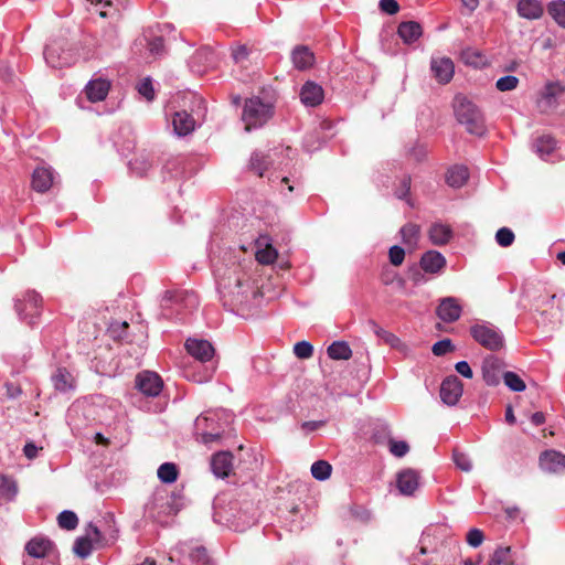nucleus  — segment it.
<instances>
[{
  "mask_svg": "<svg viewBox=\"0 0 565 565\" xmlns=\"http://www.w3.org/2000/svg\"><path fill=\"white\" fill-rule=\"evenodd\" d=\"M452 108L456 119L466 127L469 134L476 136H483L486 134L483 114L467 96L457 94L454 98Z\"/></svg>",
  "mask_w": 565,
  "mask_h": 565,
  "instance_id": "obj_1",
  "label": "nucleus"
},
{
  "mask_svg": "<svg viewBox=\"0 0 565 565\" xmlns=\"http://www.w3.org/2000/svg\"><path fill=\"white\" fill-rule=\"evenodd\" d=\"M223 297H228L235 306L247 307L250 305L258 291L252 286L249 279L234 275L222 277L217 281Z\"/></svg>",
  "mask_w": 565,
  "mask_h": 565,
  "instance_id": "obj_2",
  "label": "nucleus"
},
{
  "mask_svg": "<svg viewBox=\"0 0 565 565\" xmlns=\"http://www.w3.org/2000/svg\"><path fill=\"white\" fill-rule=\"evenodd\" d=\"M274 115V105L270 102H264L259 97H252L245 100L242 120L245 124V130L250 131L263 127Z\"/></svg>",
  "mask_w": 565,
  "mask_h": 565,
  "instance_id": "obj_3",
  "label": "nucleus"
},
{
  "mask_svg": "<svg viewBox=\"0 0 565 565\" xmlns=\"http://www.w3.org/2000/svg\"><path fill=\"white\" fill-rule=\"evenodd\" d=\"M222 417H226L227 422L231 415L225 411L207 412L195 419V435L203 444H211L224 434V427L220 422Z\"/></svg>",
  "mask_w": 565,
  "mask_h": 565,
  "instance_id": "obj_4",
  "label": "nucleus"
},
{
  "mask_svg": "<svg viewBox=\"0 0 565 565\" xmlns=\"http://www.w3.org/2000/svg\"><path fill=\"white\" fill-rule=\"evenodd\" d=\"M472 338L483 348L498 351L504 347L502 332L491 323H477L470 328Z\"/></svg>",
  "mask_w": 565,
  "mask_h": 565,
  "instance_id": "obj_5",
  "label": "nucleus"
},
{
  "mask_svg": "<svg viewBox=\"0 0 565 565\" xmlns=\"http://www.w3.org/2000/svg\"><path fill=\"white\" fill-rule=\"evenodd\" d=\"M54 550L52 541L44 536H35L31 539L26 545L25 551L33 559L24 561V565H56L55 561L43 558L49 557Z\"/></svg>",
  "mask_w": 565,
  "mask_h": 565,
  "instance_id": "obj_6",
  "label": "nucleus"
},
{
  "mask_svg": "<svg viewBox=\"0 0 565 565\" xmlns=\"http://www.w3.org/2000/svg\"><path fill=\"white\" fill-rule=\"evenodd\" d=\"M44 58L53 68L70 66L76 62V55L71 50H65L58 43H51L45 46Z\"/></svg>",
  "mask_w": 565,
  "mask_h": 565,
  "instance_id": "obj_7",
  "label": "nucleus"
},
{
  "mask_svg": "<svg viewBox=\"0 0 565 565\" xmlns=\"http://www.w3.org/2000/svg\"><path fill=\"white\" fill-rule=\"evenodd\" d=\"M186 308H195L198 306L196 296L188 291H167L161 300L162 315L166 318H171L172 313L169 309L177 307L178 309L183 306Z\"/></svg>",
  "mask_w": 565,
  "mask_h": 565,
  "instance_id": "obj_8",
  "label": "nucleus"
},
{
  "mask_svg": "<svg viewBox=\"0 0 565 565\" xmlns=\"http://www.w3.org/2000/svg\"><path fill=\"white\" fill-rule=\"evenodd\" d=\"M135 385L145 396L156 397L162 391L163 381L156 372L142 371L137 374Z\"/></svg>",
  "mask_w": 565,
  "mask_h": 565,
  "instance_id": "obj_9",
  "label": "nucleus"
},
{
  "mask_svg": "<svg viewBox=\"0 0 565 565\" xmlns=\"http://www.w3.org/2000/svg\"><path fill=\"white\" fill-rule=\"evenodd\" d=\"M147 509L149 514L158 521H162L163 515L177 514L179 511L175 500L168 494H156Z\"/></svg>",
  "mask_w": 565,
  "mask_h": 565,
  "instance_id": "obj_10",
  "label": "nucleus"
},
{
  "mask_svg": "<svg viewBox=\"0 0 565 565\" xmlns=\"http://www.w3.org/2000/svg\"><path fill=\"white\" fill-rule=\"evenodd\" d=\"M462 392V383L455 375L446 377L440 385V398L449 406H455L459 402Z\"/></svg>",
  "mask_w": 565,
  "mask_h": 565,
  "instance_id": "obj_11",
  "label": "nucleus"
},
{
  "mask_svg": "<svg viewBox=\"0 0 565 565\" xmlns=\"http://www.w3.org/2000/svg\"><path fill=\"white\" fill-rule=\"evenodd\" d=\"M42 302V297L35 291H28L24 296V300L15 303L18 315L22 320H26L30 317L29 324L34 323V317L39 312V308Z\"/></svg>",
  "mask_w": 565,
  "mask_h": 565,
  "instance_id": "obj_12",
  "label": "nucleus"
},
{
  "mask_svg": "<svg viewBox=\"0 0 565 565\" xmlns=\"http://www.w3.org/2000/svg\"><path fill=\"white\" fill-rule=\"evenodd\" d=\"M100 539V532L97 526L89 524L86 534L78 537L73 546V552L81 558H86L90 555L93 545L97 544Z\"/></svg>",
  "mask_w": 565,
  "mask_h": 565,
  "instance_id": "obj_13",
  "label": "nucleus"
},
{
  "mask_svg": "<svg viewBox=\"0 0 565 565\" xmlns=\"http://www.w3.org/2000/svg\"><path fill=\"white\" fill-rule=\"evenodd\" d=\"M540 468L548 473H561L565 471V454L550 449L540 455Z\"/></svg>",
  "mask_w": 565,
  "mask_h": 565,
  "instance_id": "obj_14",
  "label": "nucleus"
},
{
  "mask_svg": "<svg viewBox=\"0 0 565 565\" xmlns=\"http://www.w3.org/2000/svg\"><path fill=\"white\" fill-rule=\"evenodd\" d=\"M185 349L192 358L203 363L211 361L215 353L213 345L203 339L189 338Z\"/></svg>",
  "mask_w": 565,
  "mask_h": 565,
  "instance_id": "obj_15",
  "label": "nucleus"
},
{
  "mask_svg": "<svg viewBox=\"0 0 565 565\" xmlns=\"http://www.w3.org/2000/svg\"><path fill=\"white\" fill-rule=\"evenodd\" d=\"M462 312V308L459 303V300L455 297H446L440 300L436 309V315L444 322H455L457 321Z\"/></svg>",
  "mask_w": 565,
  "mask_h": 565,
  "instance_id": "obj_16",
  "label": "nucleus"
},
{
  "mask_svg": "<svg viewBox=\"0 0 565 565\" xmlns=\"http://www.w3.org/2000/svg\"><path fill=\"white\" fill-rule=\"evenodd\" d=\"M215 63V54L210 47H201L191 56L189 66L193 73L202 74Z\"/></svg>",
  "mask_w": 565,
  "mask_h": 565,
  "instance_id": "obj_17",
  "label": "nucleus"
},
{
  "mask_svg": "<svg viewBox=\"0 0 565 565\" xmlns=\"http://www.w3.org/2000/svg\"><path fill=\"white\" fill-rule=\"evenodd\" d=\"M430 68L440 84L449 83L455 73L454 63L449 57H433Z\"/></svg>",
  "mask_w": 565,
  "mask_h": 565,
  "instance_id": "obj_18",
  "label": "nucleus"
},
{
  "mask_svg": "<svg viewBox=\"0 0 565 565\" xmlns=\"http://www.w3.org/2000/svg\"><path fill=\"white\" fill-rule=\"evenodd\" d=\"M110 89V82L98 77L90 79L85 88L84 94L87 97V99L92 103H97L104 100Z\"/></svg>",
  "mask_w": 565,
  "mask_h": 565,
  "instance_id": "obj_19",
  "label": "nucleus"
},
{
  "mask_svg": "<svg viewBox=\"0 0 565 565\" xmlns=\"http://www.w3.org/2000/svg\"><path fill=\"white\" fill-rule=\"evenodd\" d=\"M396 487L403 495H412L419 487V475L414 469H405L398 472Z\"/></svg>",
  "mask_w": 565,
  "mask_h": 565,
  "instance_id": "obj_20",
  "label": "nucleus"
},
{
  "mask_svg": "<svg viewBox=\"0 0 565 565\" xmlns=\"http://www.w3.org/2000/svg\"><path fill=\"white\" fill-rule=\"evenodd\" d=\"M419 265L425 273L437 275L446 267V258L437 250H428L420 257Z\"/></svg>",
  "mask_w": 565,
  "mask_h": 565,
  "instance_id": "obj_21",
  "label": "nucleus"
},
{
  "mask_svg": "<svg viewBox=\"0 0 565 565\" xmlns=\"http://www.w3.org/2000/svg\"><path fill=\"white\" fill-rule=\"evenodd\" d=\"M300 100L309 107L318 106L323 100V89L315 82H306L300 90Z\"/></svg>",
  "mask_w": 565,
  "mask_h": 565,
  "instance_id": "obj_22",
  "label": "nucleus"
},
{
  "mask_svg": "<svg viewBox=\"0 0 565 565\" xmlns=\"http://www.w3.org/2000/svg\"><path fill=\"white\" fill-rule=\"evenodd\" d=\"M54 182V174L51 168L38 167L32 174V188L36 192L49 191Z\"/></svg>",
  "mask_w": 565,
  "mask_h": 565,
  "instance_id": "obj_23",
  "label": "nucleus"
},
{
  "mask_svg": "<svg viewBox=\"0 0 565 565\" xmlns=\"http://www.w3.org/2000/svg\"><path fill=\"white\" fill-rule=\"evenodd\" d=\"M211 468L218 478H225L233 468V456L228 451H220L212 457Z\"/></svg>",
  "mask_w": 565,
  "mask_h": 565,
  "instance_id": "obj_24",
  "label": "nucleus"
},
{
  "mask_svg": "<svg viewBox=\"0 0 565 565\" xmlns=\"http://www.w3.org/2000/svg\"><path fill=\"white\" fill-rule=\"evenodd\" d=\"M173 131L177 136L183 137L195 129V120L185 110L177 111L172 118Z\"/></svg>",
  "mask_w": 565,
  "mask_h": 565,
  "instance_id": "obj_25",
  "label": "nucleus"
},
{
  "mask_svg": "<svg viewBox=\"0 0 565 565\" xmlns=\"http://www.w3.org/2000/svg\"><path fill=\"white\" fill-rule=\"evenodd\" d=\"M516 11L521 18L537 20L542 18L544 8L540 0H519Z\"/></svg>",
  "mask_w": 565,
  "mask_h": 565,
  "instance_id": "obj_26",
  "label": "nucleus"
},
{
  "mask_svg": "<svg viewBox=\"0 0 565 565\" xmlns=\"http://www.w3.org/2000/svg\"><path fill=\"white\" fill-rule=\"evenodd\" d=\"M428 237L434 245H446L452 238V230L447 224L436 222L429 227Z\"/></svg>",
  "mask_w": 565,
  "mask_h": 565,
  "instance_id": "obj_27",
  "label": "nucleus"
},
{
  "mask_svg": "<svg viewBox=\"0 0 565 565\" xmlns=\"http://www.w3.org/2000/svg\"><path fill=\"white\" fill-rule=\"evenodd\" d=\"M501 361L494 356L487 358L482 365V375L484 382L494 386L500 382Z\"/></svg>",
  "mask_w": 565,
  "mask_h": 565,
  "instance_id": "obj_28",
  "label": "nucleus"
},
{
  "mask_svg": "<svg viewBox=\"0 0 565 565\" xmlns=\"http://www.w3.org/2000/svg\"><path fill=\"white\" fill-rule=\"evenodd\" d=\"M291 61L297 70L303 71L313 65L315 55L308 46L298 45L291 52Z\"/></svg>",
  "mask_w": 565,
  "mask_h": 565,
  "instance_id": "obj_29",
  "label": "nucleus"
},
{
  "mask_svg": "<svg viewBox=\"0 0 565 565\" xmlns=\"http://www.w3.org/2000/svg\"><path fill=\"white\" fill-rule=\"evenodd\" d=\"M258 249L256 252V259L264 265L273 264L278 253L277 250L268 243V238L266 236L259 237L257 239Z\"/></svg>",
  "mask_w": 565,
  "mask_h": 565,
  "instance_id": "obj_30",
  "label": "nucleus"
},
{
  "mask_svg": "<svg viewBox=\"0 0 565 565\" xmlns=\"http://www.w3.org/2000/svg\"><path fill=\"white\" fill-rule=\"evenodd\" d=\"M556 147V142L553 137L551 136H541L535 139L533 142V150L534 152L542 159V160H550L551 156L553 154Z\"/></svg>",
  "mask_w": 565,
  "mask_h": 565,
  "instance_id": "obj_31",
  "label": "nucleus"
},
{
  "mask_svg": "<svg viewBox=\"0 0 565 565\" xmlns=\"http://www.w3.org/2000/svg\"><path fill=\"white\" fill-rule=\"evenodd\" d=\"M397 34L405 43L411 44L422 35V26L415 21L402 22L398 25Z\"/></svg>",
  "mask_w": 565,
  "mask_h": 565,
  "instance_id": "obj_32",
  "label": "nucleus"
},
{
  "mask_svg": "<svg viewBox=\"0 0 565 565\" xmlns=\"http://www.w3.org/2000/svg\"><path fill=\"white\" fill-rule=\"evenodd\" d=\"M469 178L468 169L465 166L451 167L446 175V181L451 188H461L466 184Z\"/></svg>",
  "mask_w": 565,
  "mask_h": 565,
  "instance_id": "obj_33",
  "label": "nucleus"
},
{
  "mask_svg": "<svg viewBox=\"0 0 565 565\" xmlns=\"http://www.w3.org/2000/svg\"><path fill=\"white\" fill-rule=\"evenodd\" d=\"M18 493L17 482L6 476H0V505L12 501Z\"/></svg>",
  "mask_w": 565,
  "mask_h": 565,
  "instance_id": "obj_34",
  "label": "nucleus"
},
{
  "mask_svg": "<svg viewBox=\"0 0 565 565\" xmlns=\"http://www.w3.org/2000/svg\"><path fill=\"white\" fill-rule=\"evenodd\" d=\"M369 326L373 333L385 344L395 349L402 347V341L399 340V338H397L394 333L380 327L375 321L371 320L369 322Z\"/></svg>",
  "mask_w": 565,
  "mask_h": 565,
  "instance_id": "obj_35",
  "label": "nucleus"
},
{
  "mask_svg": "<svg viewBox=\"0 0 565 565\" xmlns=\"http://www.w3.org/2000/svg\"><path fill=\"white\" fill-rule=\"evenodd\" d=\"M270 163V157L262 151H254L250 156L249 167L259 177L264 175Z\"/></svg>",
  "mask_w": 565,
  "mask_h": 565,
  "instance_id": "obj_36",
  "label": "nucleus"
},
{
  "mask_svg": "<svg viewBox=\"0 0 565 565\" xmlns=\"http://www.w3.org/2000/svg\"><path fill=\"white\" fill-rule=\"evenodd\" d=\"M327 352L332 360H349L352 356V350L344 341H334L328 347Z\"/></svg>",
  "mask_w": 565,
  "mask_h": 565,
  "instance_id": "obj_37",
  "label": "nucleus"
},
{
  "mask_svg": "<svg viewBox=\"0 0 565 565\" xmlns=\"http://www.w3.org/2000/svg\"><path fill=\"white\" fill-rule=\"evenodd\" d=\"M547 12L557 23L565 29V0H553L547 4Z\"/></svg>",
  "mask_w": 565,
  "mask_h": 565,
  "instance_id": "obj_38",
  "label": "nucleus"
},
{
  "mask_svg": "<svg viewBox=\"0 0 565 565\" xmlns=\"http://www.w3.org/2000/svg\"><path fill=\"white\" fill-rule=\"evenodd\" d=\"M52 380L57 391L67 392L73 387V377L65 369H58Z\"/></svg>",
  "mask_w": 565,
  "mask_h": 565,
  "instance_id": "obj_39",
  "label": "nucleus"
},
{
  "mask_svg": "<svg viewBox=\"0 0 565 565\" xmlns=\"http://www.w3.org/2000/svg\"><path fill=\"white\" fill-rule=\"evenodd\" d=\"M157 475L163 483H172L178 478V468L172 462H164L158 468Z\"/></svg>",
  "mask_w": 565,
  "mask_h": 565,
  "instance_id": "obj_40",
  "label": "nucleus"
},
{
  "mask_svg": "<svg viewBox=\"0 0 565 565\" xmlns=\"http://www.w3.org/2000/svg\"><path fill=\"white\" fill-rule=\"evenodd\" d=\"M331 465L324 460H318L311 466V475L319 481L327 480L331 475Z\"/></svg>",
  "mask_w": 565,
  "mask_h": 565,
  "instance_id": "obj_41",
  "label": "nucleus"
},
{
  "mask_svg": "<svg viewBox=\"0 0 565 565\" xmlns=\"http://www.w3.org/2000/svg\"><path fill=\"white\" fill-rule=\"evenodd\" d=\"M57 523L61 529L71 531L76 529L78 524V518L73 511L64 510L58 514Z\"/></svg>",
  "mask_w": 565,
  "mask_h": 565,
  "instance_id": "obj_42",
  "label": "nucleus"
},
{
  "mask_svg": "<svg viewBox=\"0 0 565 565\" xmlns=\"http://www.w3.org/2000/svg\"><path fill=\"white\" fill-rule=\"evenodd\" d=\"M150 168L151 163L143 156L136 157L135 159L129 161L130 171L138 177L146 175Z\"/></svg>",
  "mask_w": 565,
  "mask_h": 565,
  "instance_id": "obj_43",
  "label": "nucleus"
},
{
  "mask_svg": "<svg viewBox=\"0 0 565 565\" xmlns=\"http://www.w3.org/2000/svg\"><path fill=\"white\" fill-rule=\"evenodd\" d=\"M503 381L513 392H523L526 387L524 381L516 373L511 371L503 373Z\"/></svg>",
  "mask_w": 565,
  "mask_h": 565,
  "instance_id": "obj_44",
  "label": "nucleus"
},
{
  "mask_svg": "<svg viewBox=\"0 0 565 565\" xmlns=\"http://www.w3.org/2000/svg\"><path fill=\"white\" fill-rule=\"evenodd\" d=\"M401 235L405 244H415L419 235V226L408 223L401 228Z\"/></svg>",
  "mask_w": 565,
  "mask_h": 565,
  "instance_id": "obj_45",
  "label": "nucleus"
},
{
  "mask_svg": "<svg viewBox=\"0 0 565 565\" xmlns=\"http://www.w3.org/2000/svg\"><path fill=\"white\" fill-rule=\"evenodd\" d=\"M510 547H499L491 555L488 565H508L510 563Z\"/></svg>",
  "mask_w": 565,
  "mask_h": 565,
  "instance_id": "obj_46",
  "label": "nucleus"
},
{
  "mask_svg": "<svg viewBox=\"0 0 565 565\" xmlns=\"http://www.w3.org/2000/svg\"><path fill=\"white\" fill-rule=\"evenodd\" d=\"M514 238V233L509 227H501L495 233V242L502 247L511 246Z\"/></svg>",
  "mask_w": 565,
  "mask_h": 565,
  "instance_id": "obj_47",
  "label": "nucleus"
},
{
  "mask_svg": "<svg viewBox=\"0 0 565 565\" xmlns=\"http://www.w3.org/2000/svg\"><path fill=\"white\" fill-rule=\"evenodd\" d=\"M518 85L519 78L514 75H505L500 77L495 83V87L500 92L513 90L518 87Z\"/></svg>",
  "mask_w": 565,
  "mask_h": 565,
  "instance_id": "obj_48",
  "label": "nucleus"
},
{
  "mask_svg": "<svg viewBox=\"0 0 565 565\" xmlns=\"http://www.w3.org/2000/svg\"><path fill=\"white\" fill-rule=\"evenodd\" d=\"M294 353L299 359H309L313 354V347L308 341H299L294 345Z\"/></svg>",
  "mask_w": 565,
  "mask_h": 565,
  "instance_id": "obj_49",
  "label": "nucleus"
},
{
  "mask_svg": "<svg viewBox=\"0 0 565 565\" xmlns=\"http://www.w3.org/2000/svg\"><path fill=\"white\" fill-rule=\"evenodd\" d=\"M388 446L391 454L398 458L404 457L409 450L408 444L404 440L391 439Z\"/></svg>",
  "mask_w": 565,
  "mask_h": 565,
  "instance_id": "obj_50",
  "label": "nucleus"
},
{
  "mask_svg": "<svg viewBox=\"0 0 565 565\" xmlns=\"http://www.w3.org/2000/svg\"><path fill=\"white\" fill-rule=\"evenodd\" d=\"M138 93L143 96L147 100L154 98V89L150 78L142 79L137 86Z\"/></svg>",
  "mask_w": 565,
  "mask_h": 565,
  "instance_id": "obj_51",
  "label": "nucleus"
},
{
  "mask_svg": "<svg viewBox=\"0 0 565 565\" xmlns=\"http://www.w3.org/2000/svg\"><path fill=\"white\" fill-rule=\"evenodd\" d=\"M454 461H455L456 466L462 471L468 472L472 469V462H471L469 456H467L463 452L455 451L454 452Z\"/></svg>",
  "mask_w": 565,
  "mask_h": 565,
  "instance_id": "obj_52",
  "label": "nucleus"
},
{
  "mask_svg": "<svg viewBox=\"0 0 565 565\" xmlns=\"http://www.w3.org/2000/svg\"><path fill=\"white\" fill-rule=\"evenodd\" d=\"M388 258L393 266H399L405 258V250L401 246L394 245L388 250Z\"/></svg>",
  "mask_w": 565,
  "mask_h": 565,
  "instance_id": "obj_53",
  "label": "nucleus"
},
{
  "mask_svg": "<svg viewBox=\"0 0 565 565\" xmlns=\"http://www.w3.org/2000/svg\"><path fill=\"white\" fill-rule=\"evenodd\" d=\"M452 350L454 345L450 339L437 341L431 348L433 353L437 356L444 355Z\"/></svg>",
  "mask_w": 565,
  "mask_h": 565,
  "instance_id": "obj_54",
  "label": "nucleus"
},
{
  "mask_svg": "<svg viewBox=\"0 0 565 565\" xmlns=\"http://www.w3.org/2000/svg\"><path fill=\"white\" fill-rule=\"evenodd\" d=\"M483 533L478 529H471L467 533V543L472 547L480 546L483 542Z\"/></svg>",
  "mask_w": 565,
  "mask_h": 565,
  "instance_id": "obj_55",
  "label": "nucleus"
},
{
  "mask_svg": "<svg viewBox=\"0 0 565 565\" xmlns=\"http://www.w3.org/2000/svg\"><path fill=\"white\" fill-rule=\"evenodd\" d=\"M164 49L162 38H153L148 42V50L153 56H159L162 54Z\"/></svg>",
  "mask_w": 565,
  "mask_h": 565,
  "instance_id": "obj_56",
  "label": "nucleus"
},
{
  "mask_svg": "<svg viewBox=\"0 0 565 565\" xmlns=\"http://www.w3.org/2000/svg\"><path fill=\"white\" fill-rule=\"evenodd\" d=\"M380 9L387 14H395L399 10V4L396 0H380Z\"/></svg>",
  "mask_w": 565,
  "mask_h": 565,
  "instance_id": "obj_57",
  "label": "nucleus"
},
{
  "mask_svg": "<svg viewBox=\"0 0 565 565\" xmlns=\"http://www.w3.org/2000/svg\"><path fill=\"white\" fill-rule=\"evenodd\" d=\"M456 371L466 379L473 376L472 370L467 361H459L455 365Z\"/></svg>",
  "mask_w": 565,
  "mask_h": 565,
  "instance_id": "obj_58",
  "label": "nucleus"
},
{
  "mask_svg": "<svg viewBox=\"0 0 565 565\" xmlns=\"http://www.w3.org/2000/svg\"><path fill=\"white\" fill-rule=\"evenodd\" d=\"M324 424H326V420H309V422H303L301 424V428L306 433H311V431H315V430L319 429L320 427L324 426Z\"/></svg>",
  "mask_w": 565,
  "mask_h": 565,
  "instance_id": "obj_59",
  "label": "nucleus"
},
{
  "mask_svg": "<svg viewBox=\"0 0 565 565\" xmlns=\"http://www.w3.org/2000/svg\"><path fill=\"white\" fill-rule=\"evenodd\" d=\"M39 448L33 443L25 444L23 452L26 458L34 459L38 456Z\"/></svg>",
  "mask_w": 565,
  "mask_h": 565,
  "instance_id": "obj_60",
  "label": "nucleus"
},
{
  "mask_svg": "<svg viewBox=\"0 0 565 565\" xmlns=\"http://www.w3.org/2000/svg\"><path fill=\"white\" fill-rule=\"evenodd\" d=\"M6 388H7V395L10 398H15L21 394V388L13 384H7Z\"/></svg>",
  "mask_w": 565,
  "mask_h": 565,
  "instance_id": "obj_61",
  "label": "nucleus"
},
{
  "mask_svg": "<svg viewBox=\"0 0 565 565\" xmlns=\"http://www.w3.org/2000/svg\"><path fill=\"white\" fill-rule=\"evenodd\" d=\"M531 422L535 426H541L545 422V415L542 412H536L532 414Z\"/></svg>",
  "mask_w": 565,
  "mask_h": 565,
  "instance_id": "obj_62",
  "label": "nucleus"
},
{
  "mask_svg": "<svg viewBox=\"0 0 565 565\" xmlns=\"http://www.w3.org/2000/svg\"><path fill=\"white\" fill-rule=\"evenodd\" d=\"M409 186H411V180L409 179H404L403 180V190L399 191V192H396V196L398 199H404L406 196V194L408 193V191H409Z\"/></svg>",
  "mask_w": 565,
  "mask_h": 565,
  "instance_id": "obj_63",
  "label": "nucleus"
},
{
  "mask_svg": "<svg viewBox=\"0 0 565 565\" xmlns=\"http://www.w3.org/2000/svg\"><path fill=\"white\" fill-rule=\"evenodd\" d=\"M213 370H206L203 375H193L192 380L199 383L206 382L212 377Z\"/></svg>",
  "mask_w": 565,
  "mask_h": 565,
  "instance_id": "obj_64",
  "label": "nucleus"
}]
</instances>
